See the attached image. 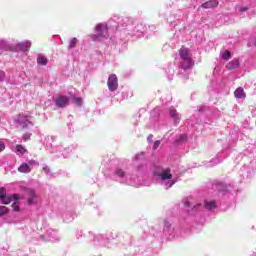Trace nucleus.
Listing matches in <instances>:
<instances>
[{
  "instance_id": "4be33fe9",
  "label": "nucleus",
  "mask_w": 256,
  "mask_h": 256,
  "mask_svg": "<svg viewBox=\"0 0 256 256\" xmlns=\"http://www.w3.org/2000/svg\"><path fill=\"white\" fill-rule=\"evenodd\" d=\"M37 63H38V65L45 66V65H47L49 63V60H47V58L45 56L39 55L37 57Z\"/></svg>"
},
{
  "instance_id": "7c9ffc66",
  "label": "nucleus",
  "mask_w": 256,
  "mask_h": 256,
  "mask_svg": "<svg viewBox=\"0 0 256 256\" xmlns=\"http://www.w3.org/2000/svg\"><path fill=\"white\" fill-rule=\"evenodd\" d=\"M45 141H46L47 147H51V143H53L54 138H53L52 136H48V137L45 139Z\"/></svg>"
},
{
  "instance_id": "f03ea898",
  "label": "nucleus",
  "mask_w": 256,
  "mask_h": 256,
  "mask_svg": "<svg viewBox=\"0 0 256 256\" xmlns=\"http://www.w3.org/2000/svg\"><path fill=\"white\" fill-rule=\"evenodd\" d=\"M122 27H125L128 35H133L134 37H142L143 33L147 31V27L141 20H133L131 18H124Z\"/></svg>"
},
{
  "instance_id": "6e6552de",
  "label": "nucleus",
  "mask_w": 256,
  "mask_h": 256,
  "mask_svg": "<svg viewBox=\"0 0 256 256\" xmlns=\"http://www.w3.org/2000/svg\"><path fill=\"white\" fill-rule=\"evenodd\" d=\"M107 85H108L109 91H111V92L117 91V89H118V87H119V82H118V80H117V75L111 74V75L108 77Z\"/></svg>"
},
{
  "instance_id": "a19ab883",
  "label": "nucleus",
  "mask_w": 256,
  "mask_h": 256,
  "mask_svg": "<svg viewBox=\"0 0 256 256\" xmlns=\"http://www.w3.org/2000/svg\"><path fill=\"white\" fill-rule=\"evenodd\" d=\"M1 151H5V144L3 142H0V153Z\"/></svg>"
},
{
  "instance_id": "20e7f679",
  "label": "nucleus",
  "mask_w": 256,
  "mask_h": 256,
  "mask_svg": "<svg viewBox=\"0 0 256 256\" xmlns=\"http://www.w3.org/2000/svg\"><path fill=\"white\" fill-rule=\"evenodd\" d=\"M156 177L160 181L161 185L165 187V189H171V187L177 183V180L173 179L170 169L162 171L161 173L157 174Z\"/></svg>"
},
{
  "instance_id": "393cba45",
  "label": "nucleus",
  "mask_w": 256,
  "mask_h": 256,
  "mask_svg": "<svg viewBox=\"0 0 256 256\" xmlns=\"http://www.w3.org/2000/svg\"><path fill=\"white\" fill-rule=\"evenodd\" d=\"M0 49L2 51H8L9 49V44L5 40H0Z\"/></svg>"
},
{
  "instance_id": "39448f33",
  "label": "nucleus",
  "mask_w": 256,
  "mask_h": 256,
  "mask_svg": "<svg viewBox=\"0 0 256 256\" xmlns=\"http://www.w3.org/2000/svg\"><path fill=\"white\" fill-rule=\"evenodd\" d=\"M109 37V28L107 23H99L96 25V34L92 36L93 41H99V39H107Z\"/></svg>"
},
{
  "instance_id": "4468645a",
  "label": "nucleus",
  "mask_w": 256,
  "mask_h": 256,
  "mask_svg": "<svg viewBox=\"0 0 256 256\" xmlns=\"http://www.w3.org/2000/svg\"><path fill=\"white\" fill-rule=\"evenodd\" d=\"M46 235L48 237V241L55 242V241H59V239H60L59 234H57V231H55L51 228L47 230Z\"/></svg>"
},
{
  "instance_id": "58836bf2",
  "label": "nucleus",
  "mask_w": 256,
  "mask_h": 256,
  "mask_svg": "<svg viewBox=\"0 0 256 256\" xmlns=\"http://www.w3.org/2000/svg\"><path fill=\"white\" fill-rule=\"evenodd\" d=\"M27 165H29V167H33V165H37V161L35 160H29Z\"/></svg>"
},
{
  "instance_id": "f704fd0d",
  "label": "nucleus",
  "mask_w": 256,
  "mask_h": 256,
  "mask_svg": "<svg viewBox=\"0 0 256 256\" xmlns=\"http://www.w3.org/2000/svg\"><path fill=\"white\" fill-rule=\"evenodd\" d=\"M230 57H231V52H229V51H225V52L222 54V59L227 60V59H230Z\"/></svg>"
},
{
  "instance_id": "37998d69",
  "label": "nucleus",
  "mask_w": 256,
  "mask_h": 256,
  "mask_svg": "<svg viewBox=\"0 0 256 256\" xmlns=\"http://www.w3.org/2000/svg\"><path fill=\"white\" fill-rule=\"evenodd\" d=\"M205 109H207V107L202 106V107L199 108V112H200V113H203V111H205Z\"/></svg>"
},
{
  "instance_id": "1a4fd4ad",
  "label": "nucleus",
  "mask_w": 256,
  "mask_h": 256,
  "mask_svg": "<svg viewBox=\"0 0 256 256\" xmlns=\"http://www.w3.org/2000/svg\"><path fill=\"white\" fill-rule=\"evenodd\" d=\"M184 207L186 208V211H188L190 215H193V213L199 211V209H201L203 206L199 203L193 205L191 204V202H189V200H186L184 201Z\"/></svg>"
},
{
  "instance_id": "0eeeda50",
  "label": "nucleus",
  "mask_w": 256,
  "mask_h": 256,
  "mask_svg": "<svg viewBox=\"0 0 256 256\" xmlns=\"http://www.w3.org/2000/svg\"><path fill=\"white\" fill-rule=\"evenodd\" d=\"M163 234L166 239H168V241H173V239L176 237L175 228L173 227V224L168 220L164 221Z\"/></svg>"
},
{
  "instance_id": "2f4dec72",
  "label": "nucleus",
  "mask_w": 256,
  "mask_h": 256,
  "mask_svg": "<svg viewBox=\"0 0 256 256\" xmlns=\"http://www.w3.org/2000/svg\"><path fill=\"white\" fill-rule=\"evenodd\" d=\"M6 195L7 191L5 190V188H0V201L4 199Z\"/></svg>"
},
{
  "instance_id": "4c0bfd02",
  "label": "nucleus",
  "mask_w": 256,
  "mask_h": 256,
  "mask_svg": "<svg viewBox=\"0 0 256 256\" xmlns=\"http://www.w3.org/2000/svg\"><path fill=\"white\" fill-rule=\"evenodd\" d=\"M159 145H161V141H160V140L155 141L154 144H153V149H154V150H155V149H158V148H159Z\"/></svg>"
},
{
  "instance_id": "72a5a7b5",
  "label": "nucleus",
  "mask_w": 256,
  "mask_h": 256,
  "mask_svg": "<svg viewBox=\"0 0 256 256\" xmlns=\"http://www.w3.org/2000/svg\"><path fill=\"white\" fill-rule=\"evenodd\" d=\"M15 202L12 204L13 211H19V200H14Z\"/></svg>"
},
{
  "instance_id": "f257e3e1",
  "label": "nucleus",
  "mask_w": 256,
  "mask_h": 256,
  "mask_svg": "<svg viewBox=\"0 0 256 256\" xmlns=\"http://www.w3.org/2000/svg\"><path fill=\"white\" fill-rule=\"evenodd\" d=\"M132 165L134 167L133 173H136L135 176L133 174H129V172L123 170L121 167H117L114 174L119 179L120 183L131 185L132 187H139V183H141V175H143L147 169L145 153L137 154L133 158Z\"/></svg>"
},
{
  "instance_id": "a18cd8bd",
  "label": "nucleus",
  "mask_w": 256,
  "mask_h": 256,
  "mask_svg": "<svg viewBox=\"0 0 256 256\" xmlns=\"http://www.w3.org/2000/svg\"><path fill=\"white\" fill-rule=\"evenodd\" d=\"M110 164H111V165H117V160H112V161L110 162Z\"/></svg>"
},
{
  "instance_id": "b1692460",
  "label": "nucleus",
  "mask_w": 256,
  "mask_h": 256,
  "mask_svg": "<svg viewBox=\"0 0 256 256\" xmlns=\"http://www.w3.org/2000/svg\"><path fill=\"white\" fill-rule=\"evenodd\" d=\"M187 134H181L179 138L176 140V145H180V143H186Z\"/></svg>"
},
{
  "instance_id": "dca6fc26",
  "label": "nucleus",
  "mask_w": 256,
  "mask_h": 256,
  "mask_svg": "<svg viewBox=\"0 0 256 256\" xmlns=\"http://www.w3.org/2000/svg\"><path fill=\"white\" fill-rule=\"evenodd\" d=\"M94 241H101V243H103V245H105V247H111L109 245V238H107V236L103 235V234H98L94 237Z\"/></svg>"
},
{
  "instance_id": "423d86ee",
  "label": "nucleus",
  "mask_w": 256,
  "mask_h": 256,
  "mask_svg": "<svg viewBox=\"0 0 256 256\" xmlns=\"http://www.w3.org/2000/svg\"><path fill=\"white\" fill-rule=\"evenodd\" d=\"M15 123L18 129H29L33 127V122L31 121V116L25 114H19Z\"/></svg>"
},
{
  "instance_id": "79ce46f5",
  "label": "nucleus",
  "mask_w": 256,
  "mask_h": 256,
  "mask_svg": "<svg viewBox=\"0 0 256 256\" xmlns=\"http://www.w3.org/2000/svg\"><path fill=\"white\" fill-rule=\"evenodd\" d=\"M147 141L148 143H151V141H153V135L150 134L148 137H147Z\"/></svg>"
},
{
  "instance_id": "c756f323",
  "label": "nucleus",
  "mask_w": 256,
  "mask_h": 256,
  "mask_svg": "<svg viewBox=\"0 0 256 256\" xmlns=\"http://www.w3.org/2000/svg\"><path fill=\"white\" fill-rule=\"evenodd\" d=\"M16 151L18 153H20L21 155L27 153V149H25V147H23L22 145H17L16 146Z\"/></svg>"
},
{
  "instance_id": "473e14b6",
  "label": "nucleus",
  "mask_w": 256,
  "mask_h": 256,
  "mask_svg": "<svg viewBox=\"0 0 256 256\" xmlns=\"http://www.w3.org/2000/svg\"><path fill=\"white\" fill-rule=\"evenodd\" d=\"M69 151H72L71 148H64L63 152H62V157H69Z\"/></svg>"
},
{
  "instance_id": "49530a36",
  "label": "nucleus",
  "mask_w": 256,
  "mask_h": 256,
  "mask_svg": "<svg viewBox=\"0 0 256 256\" xmlns=\"http://www.w3.org/2000/svg\"><path fill=\"white\" fill-rule=\"evenodd\" d=\"M254 89H256V79L253 80Z\"/></svg>"
},
{
  "instance_id": "ea45409f",
  "label": "nucleus",
  "mask_w": 256,
  "mask_h": 256,
  "mask_svg": "<svg viewBox=\"0 0 256 256\" xmlns=\"http://www.w3.org/2000/svg\"><path fill=\"white\" fill-rule=\"evenodd\" d=\"M251 114L253 117H256V108L255 107L251 108Z\"/></svg>"
},
{
  "instance_id": "a211bd4d",
  "label": "nucleus",
  "mask_w": 256,
  "mask_h": 256,
  "mask_svg": "<svg viewBox=\"0 0 256 256\" xmlns=\"http://www.w3.org/2000/svg\"><path fill=\"white\" fill-rule=\"evenodd\" d=\"M219 2L217 0H209L201 5L203 9H213V7H217Z\"/></svg>"
},
{
  "instance_id": "09e8293b",
  "label": "nucleus",
  "mask_w": 256,
  "mask_h": 256,
  "mask_svg": "<svg viewBox=\"0 0 256 256\" xmlns=\"http://www.w3.org/2000/svg\"><path fill=\"white\" fill-rule=\"evenodd\" d=\"M218 185H219V187H221V185H223V184H222V183H219Z\"/></svg>"
},
{
  "instance_id": "9d476101",
  "label": "nucleus",
  "mask_w": 256,
  "mask_h": 256,
  "mask_svg": "<svg viewBox=\"0 0 256 256\" xmlns=\"http://www.w3.org/2000/svg\"><path fill=\"white\" fill-rule=\"evenodd\" d=\"M55 105H56V107H60V108L67 107V105H69V97L63 96V95H59L55 99Z\"/></svg>"
},
{
  "instance_id": "7ed1b4c3",
  "label": "nucleus",
  "mask_w": 256,
  "mask_h": 256,
  "mask_svg": "<svg viewBox=\"0 0 256 256\" xmlns=\"http://www.w3.org/2000/svg\"><path fill=\"white\" fill-rule=\"evenodd\" d=\"M179 56H180V69H183V71H189L190 69H193V57L191 56V51L187 48H181L179 50Z\"/></svg>"
},
{
  "instance_id": "412c9836",
  "label": "nucleus",
  "mask_w": 256,
  "mask_h": 256,
  "mask_svg": "<svg viewBox=\"0 0 256 256\" xmlns=\"http://www.w3.org/2000/svg\"><path fill=\"white\" fill-rule=\"evenodd\" d=\"M18 171L20 173H31V167L29 166V164L27 163H23L20 165V167L18 168Z\"/></svg>"
},
{
  "instance_id": "2eb2a0df",
  "label": "nucleus",
  "mask_w": 256,
  "mask_h": 256,
  "mask_svg": "<svg viewBox=\"0 0 256 256\" xmlns=\"http://www.w3.org/2000/svg\"><path fill=\"white\" fill-rule=\"evenodd\" d=\"M204 209L207 211H213L214 209H217V202L215 200L206 199L204 201Z\"/></svg>"
},
{
  "instance_id": "cd10ccee",
  "label": "nucleus",
  "mask_w": 256,
  "mask_h": 256,
  "mask_svg": "<svg viewBox=\"0 0 256 256\" xmlns=\"http://www.w3.org/2000/svg\"><path fill=\"white\" fill-rule=\"evenodd\" d=\"M72 100L73 103H75V105H77L78 107H81V105H83V100L81 98L73 96Z\"/></svg>"
},
{
  "instance_id": "6ab92c4d",
  "label": "nucleus",
  "mask_w": 256,
  "mask_h": 256,
  "mask_svg": "<svg viewBox=\"0 0 256 256\" xmlns=\"http://www.w3.org/2000/svg\"><path fill=\"white\" fill-rule=\"evenodd\" d=\"M239 67V60L237 59H234L232 61H230L227 65H226V68L229 70V71H233V69H238Z\"/></svg>"
},
{
  "instance_id": "c03bdc74",
  "label": "nucleus",
  "mask_w": 256,
  "mask_h": 256,
  "mask_svg": "<svg viewBox=\"0 0 256 256\" xmlns=\"http://www.w3.org/2000/svg\"><path fill=\"white\" fill-rule=\"evenodd\" d=\"M247 7H244V8H240V12L243 13L244 11H247Z\"/></svg>"
},
{
  "instance_id": "e433bc0d",
  "label": "nucleus",
  "mask_w": 256,
  "mask_h": 256,
  "mask_svg": "<svg viewBox=\"0 0 256 256\" xmlns=\"http://www.w3.org/2000/svg\"><path fill=\"white\" fill-rule=\"evenodd\" d=\"M5 81V71L0 70V82Z\"/></svg>"
},
{
  "instance_id": "a878e982",
  "label": "nucleus",
  "mask_w": 256,
  "mask_h": 256,
  "mask_svg": "<svg viewBox=\"0 0 256 256\" xmlns=\"http://www.w3.org/2000/svg\"><path fill=\"white\" fill-rule=\"evenodd\" d=\"M43 172L45 173V175H47V177H54L53 172H51V168H49V166H44Z\"/></svg>"
},
{
  "instance_id": "ddd939ff",
  "label": "nucleus",
  "mask_w": 256,
  "mask_h": 256,
  "mask_svg": "<svg viewBox=\"0 0 256 256\" xmlns=\"http://www.w3.org/2000/svg\"><path fill=\"white\" fill-rule=\"evenodd\" d=\"M3 205H9L11 201H19V194L6 195L2 200H0Z\"/></svg>"
},
{
  "instance_id": "c9c22d12",
  "label": "nucleus",
  "mask_w": 256,
  "mask_h": 256,
  "mask_svg": "<svg viewBox=\"0 0 256 256\" xmlns=\"http://www.w3.org/2000/svg\"><path fill=\"white\" fill-rule=\"evenodd\" d=\"M22 139L24 141H29V139H31V133H26L23 135Z\"/></svg>"
},
{
  "instance_id": "c85d7f7f",
  "label": "nucleus",
  "mask_w": 256,
  "mask_h": 256,
  "mask_svg": "<svg viewBox=\"0 0 256 256\" xmlns=\"http://www.w3.org/2000/svg\"><path fill=\"white\" fill-rule=\"evenodd\" d=\"M9 213V208L5 206H0V217H3Z\"/></svg>"
},
{
  "instance_id": "f3484780",
  "label": "nucleus",
  "mask_w": 256,
  "mask_h": 256,
  "mask_svg": "<svg viewBox=\"0 0 256 256\" xmlns=\"http://www.w3.org/2000/svg\"><path fill=\"white\" fill-rule=\"evenodd\" d=\"M170 117L173 119L174 125H179V121H181V115H179V113H177V110L171 109Z\"/></svg>"
},
{
  "instance_id": "de8ad7c7",
  "label": "nucleus",
  "mask_w": 256,
  "mask_h": 256,
  "mask_svg": "<svg viewBox=\"0 0 256 256\" xmlns=\"http://www.w3.org/2000/svg\"><path fill=\"white\" fill-rule=\"evenodd\" d=\"M58 151H61V147H58Z\"/></svg>"
},
{
  "instance_id": "aec40b11",
  "label": "nucleus",
  "mask_w": 256,
  "mask_h": 256,
  "mask_svg": "<svg viewBox=\"0 0 256 256\" xmlns=\"http://www.w3.org/2000/svg\"><path fill=\"white\" fill-rule=\"evenodd\" d=\"M236 99H245V90L243 88H237L234 92Z\"/></svg>"
},
{
  "instance_id": "bb28decb",
  "label": "nucleus",
  "mask_w": 256,
  "mask_h": 256,
  "mask_svg": "<svg viewBox=\"0 0 256 256\" xmlns=\"http://www.w3.org/2000/svg\"><path fill=\"white\" fill-rule=\"evenodd\" d=\"M77 47V38H72L69 42L68 49H75Z\"/></svg>"
},
{
  "instance_id": "9b49d317",
  "label": "nucleus",
  "mask_w": 256,
  "mask_h": 256,
  "mask_svg": "<svg viewBox=\"0 0 256 256\" xmlns=\"http://www.w3.org/2000/svg\"><path fill=\"white\" fill-rule=\"evenodd\" d=\"M26 195H28V198H27L28 205H36L37 204V194H35V190L27 189Z\"/></svg>"
},
{
  "instance_id": "f8f14e48",
  "label": "nucleus",
  "mask_w": 256,
  "mask_h": 256,
  "mask_svg": "<svg viewBox=\"0 0 256 256\" xmlns=\"http://www.w3.org/2000/svg\"><path fill=\"white\" fill-rule=\"evenodd\" d=\"M16 49H18V51H22L23 53L29 51V49H31V41L26 40L24 42H19L16 44Z\"/></svg>"
},
{
  "instance_id": "5701e85b",
  "label": "nucleus",
  "mask_w": 256,
  "mask_h": 256,
  "mask_svg": "<svg viewBox=\"0 0 256 256\" xmlns=\"http://www.w3.org/2000/svg\"><path fill=\"white\" fill-rule=\"evenodd\" d=\"M221 163V160L219 158H214L206 163V167H215V165H219Z\"/></svg>"
}]
</instances>
